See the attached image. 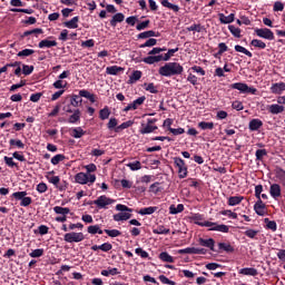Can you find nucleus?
<instances>
[{
    "label": "nucleus",
    "instance_id": "nucleus-1",
    "mask_svg": "<svg viewBox=\"0 0 285 285\" xmlns=\"http://www.w3.org/2000/svg\"><path fill=\"white\" fill-rule=\"evenodd\" d=\"M158 72L161 77H175L176 75H181V72H184V67L178 62H167L159 68Z\"/></svg>",
    "mask_w": 285,
    "mask_h": 285
},
{
    "label": "nucleus",
    "instance_id": "nucleus-2",
    "mask_svg": "<svg viewBox=\"0 0 285 285\" xmlns=\"http://www.w3.org/2000/svg\"><path fill=\"white\" fill-rule=\"evenodd\" d=\"M116 210H119L120 213L114 215L115 222H128V219L132 217V209L126 205L118 204Z\"/></svg>",
    "mask_w": 285,
    "mask_h": 285
},
{
    "label": "nucleus",
    "instance_id": "nucleus-3",
    "mask_svg": "<svg viewBox=\"0 0 285 285\" xmlns=\"http://www.w3.org/2000/svg\"><path fill=\"white\" fill-rule=\"evenodd\" d=\"M174 164L178 168L179 179H186V177H188V167H186V163L184 161V159L175 157Z\"/></svg>",
    "mask_w": 285,
    "mask_h": 285
},
{
    "label": "nucleus",
    "instance_id": "nucleus-4",
    "mask_svg": "<svg viewBox=\"0 0 285 285\" xmlns=\"http://www.w3.org/2000/svg\"><path fill=\"white\" fill-rule=\"evenodd\" d=\"M83 239H86L83 233L70 232L63 236V240L67 242V244H79V242H83Z\"/></svg>",
    "mask_w": 285,
    "mask_h": 285
},
{
    "label": "nucleus",
    "instance_id": "nucleus-5",
    "mask_svg": "<svg viewBox=\"0 0 285 285\" xmlns=\"http://www.w3.org/2000/svg\"><path fill=\"white\" fill-rule=\"evenodd\" d=\"M76 181L77 184H95L97 181V176L95 174H85V173H79L76 175Z\"/></svg>",
    "mask_w": 285,
    "mask_h": 285
},
{
    "label": "nucleus",
    "instance_id": "nucleus-6",
    "mask_svg": "<svg viewBox=\"0 0 285 285\" xmlns=\"http://www.w3.org/2000/svg\"><path fill=\"white\" fill-rule=\"evenodd\" d=\"M95 206L98 208H108L111 204H115V199L108 198L106 195L98 197L94 200Z\"/></svg>",
    "mask_w": 285,
    "mask_h": 285
},
{
    "label": "nucleus",
    "instance_id": "nucleus-7",
    "mask_svg": "<svg viewBox=\"0 0 285 285\" xmlns=\"http://www.w3.org/2000/svg\"><path fill=\"white\" fill-rule=\"evenodd\" d=\"M255 33L257 37H261V39H267L268 41H273L275 39V35L268 28L255 29Z\"/></svg>",
    "mask_w": 285,
    "mask_h": 285
},
{
    "label": "nucleus",
    "instance_id": "nucleus-8",
    "mask_svg": "<svg viewBox=\"0 0 285 285\" xmlns=\"http://www.w3.org/2000/svg\"><path fill=\"white\" fill-rule=\"evenodd\" d=\"M264 126V122L261 119L254 118L249 121L248 128L252 132L259 130Z\"/></svg>",
    "mask_w": 285,
    "mask_h": 285
},
{
    "label": "nucleus",
    "instance_id": "nucleus-9",
    "mask_svg": "<svg viewBox=\"0 0 285 285\" xmlns=\"http://www.w3.org/2000/svg\"><path fill=\"white\" fill-rule=\"evenodd\" d=\"M266 208V205L262 199L257 200L256 204L254 205V210L256 215H259L261 217H264L265 213L264 209Z\"/></svg>",
    "mask_w": 285,
    "mask_h": 285
},
{
    "label": "nucleus",
    "instance_id": "nucleus-10",
    "mask_svg": "<svg viewBox=\"0 0 285 285\" xmlns=\"http://www.w3.org/2000/svg\"><path fill=\"white\" fill-rule=\"evenodd\" d=\"M198 244L200 246H204L205 248H210L212 250H215V239L213 238H209V239L199 238Z\"/></svg>",
    "mask_w": 285,
    "mask_h": 285
},
{
    "label": "nucleus",
    "instance_id": "nucleus-11",
    "mask_svg": "<svg viewBox=\"0 0 285 285\" xmlns=\"http://www.w3.org/2000/svg\"><path fill=\"white\" fill-rule=\"evenodd\" d=\"M269 194L277 199V197H282V187L278 184L271 185Z\"/></svg>",
    "mask_w": 285,
    "mask_h": 285
},
{
    "label": "nucleus",
    "instance_id": "nucleus-12",
    "mask_svg": "<svg viewBox=\"0 0 285 285\" xmlns=\"http://www.w3.org/2000/svg\"><path fill=\"white\" fill-rule=\"evenodd\" d=\"M124 19H126V16H124V13H121V12L116 13L115 16H112V18L110 20V26L112 28H117V23H121L124 21Z\"/></svg>",
    "mask_w": 285,
    "mask_h": 285
},
{
    "label": "nucleus",
    "instance_id": "nucleus-13",
    "mask_svg": "<svg viewBox=\"0 0 285 285\" xmlns=\"http://www.w3.org/2000/svg\"><path fill=\"white\" fill-rule=\"evenodd\" d=\"M218 17H219L220 23L227 24V23H233V21H235V13H230L227 17L224 13H219Z\"/></svg>",
    "mask_w": 285,
    "mask_h": 285
},
{
    "label": "nucleus",
    "instance_id": "nucleus-14",
    "mask_svg": "<svg viewBox=\"0 0 285 285\" xmlns=\"http://www.w3.org/2000/svg\"><path fill=\"white\" fill-rule=\"evenodd\" d=\"M272 92H274L275 95H282V92H284L285 90V82H278V83H274L271 88Z\"/></svg>",
    "mask_w": 285,
    "mask_h": 285
},
{
    "label": "nucleus",
    "instance_id": "nucleus-15",
    "mask_svg": "<svg viewBox=\"0 0 285 285\" xmlns=\"http://www.w3.org/2000/svg\"><path fill=\"white\" fill-rule=\"evenodd\" d=\"M72 112L73 114L69 117L68 122L69 124H77V121H80V119H81V110L76 109Z\"/></svg>",
    "mask_w": 285,
    "mask_h": 285
},
{
    "label": "nucleus",
    "instance_id": "nucleus-16",
    "mask_svg": "<svg viewBox=\"0 0 285 285\" xmlns=\"http://www.w3.org/2000/svg\"><path fill=\"white\" fill-rule=\"evenodd\" d=\"M79 17H73L71 20L63 22L66 28L76 29L79 28Z\"/></svg>",
    "mask_w": 285,
    "mask_h": 285
},
{
    "label": "nucleus",
    "instance_id": "nucleus-17",
    "mask_svg": "<svg viewBox=\"0 0 285 285\" xmlns=\"http://www.w3.org/2000/svg\"><path fill=\"white\" fill-rule=\"evenodd\" d=\"M150 37H159V32H155L154 30L141 32L137 36V39H150Z\"/></svg>",
    "mask_w": 285,
    "mask_h": 285
},
{
    "label": "nucleus",
    "instance_id": "nucleus-18",
    "mask_svg": "<svg viewBox=\"0 0 285 285\" xmlns=\"http://www.w3.org/2000/svg\"><path fill=\"white\" fill-rule=\"evenodd\" d=\"M285 108L284 106L282 105H271L268 107V111L272 114V115H279L281 112H284Z\"/></svg>",
    "mask_w": 285,
    "mask_h": 285
},
{
    "label": "nucleus",
    "instance_id": "nucleus-19",
    "mask_svg": "<svg viewBox=\"0 0 285 285\" xmlns=\"http://www.w3.org/2000/svg\"><path fill=\"white\" fill-rule=\"evenodd\" d=\"M82 101L83 99H81V96L72 95L70 99V106H73V108H79Z\"/></svg>",
    "mask_w": 285,
    "mask_h": 285
},
{
    "label": "nucleus",
    "instance_id": "nucleus-20",
    "mask_svg": "<svg viewBox=\"0 0 285 285\" xmlns=\"http://www.w3.org/2000/svg\"><path fill=\"white\" fill-rule=\"evenodd\" d=\"M239 273L240 275H250L252 277H256V275H258L257 269L253 267L242 268Z\"/></svg>",
    "mask_w": 285,
    "mask_h": 285
},
{
    "label": "nucleus",
    "instance_id": "nucleus-21",
    "mask_svg": "<svg viewBox=\"0 0 285 285\" xmlns=\"http://www.w3.org/2000/svg\"><path fill=\"white\" fill-rule=\"evenodd\" d=\"M242 202H244V196H232L228 198L229 206H237L238 204H242Z\"/></svg>",
    "mask_w": 285,
    "mask_h": 285
},
{
    "label": "nucleus",
    "instance_id": "nucleus-22",
    "mask_svg": "<svg viewBox=\"0 0 285 285\" xmlns=\"http://www.w3.org/2000/svg\"><path fill=\"white\" fill-rule=\"evenodd\" d=\"M170 215H178V213H184V204H178L177 207L175 205L169 206Z\"/></svg>",
    "mask_w": 285,
    "mask_h": 285
},
{
    "label": "nucleus",
    "instance_id": "nucleus-23",
    "mask_svg": "<svg viewBox=\"0 0 285 285\" xmlns=\"http://www.w3.org/2000/svg\"><path fill=\"white\" fill-rule=\"evenodd\" d=\"M219 250H225V253H235V247L230 244L218 243Z\"/></svg>",
    "mask_w": 285,
    "mask_h": 285
},
{
    "label": "nucleus",
    "instance_id": "nucleus-24",
    "mask_svg": "<svg viewBox=\"0 0 285 285\" xmlns=\"http://www.w3.org/2000/svg\"><path fill=\"white\" fill-rule=\"evenodd\" d=\"M232 88L234 90H239V92L246 94V90H248V85H246L244 82H236V83L232 85Z\"/></svg>",
    "mask_w": 285,
    "mask_h": 285
},
{
    "label": "nucleus",
    "instance_id": "nucleus-25",
    "mask_svg": "<svg viewBox=\"0 0 285 285\" xmlns=\"http://www.w3.org/2000/svg\"><path fill=\"white\" fill-rule=\"evenodd\" d=\"M159 259H161V262H167L168 264H173L175 262V258H173L168 252H161L159 254Z\"/></svg>",
    "mask_w": 285,
    "mask_h": 285
},
{
    "label": "nucleus",
    "instance_id": "nucleus-26",
    "mask_svg": "<svg viewBox=\"0 0 285 285\" xmlns=\"http://www.w3.org/2000/svg\"><path fill=\"white\" fill-rule=\"evenodd\" d=\"M38 46L39 48H52L57 46V42L55 40L45 39V40H41Z\"/></svg>",
    "mask_w": 285,
    "mask_h": 285
},
{
    "label": "nucleus",
    "instance_id": "nucleus-27",
    "mask_svg": "<svg viewBox=\"0 0 285 285\" xmlns=\"http://www.w3.org/2000/svg\"><path fill=\"white\" fill-rule=\"evenodd\" d=\"M107 75H119V72H124V68L118 66L107 67L106 69Z\"/></svg>",
    "mask_w": 285,
    "mask_h": 285
},
{
    "label": "nucleus",
    "instance_id": "nucleus-28",
    "mask_svg": "<svg viewBox=\"0 0 285 285\" xmlns=\"http://www.w3.org/2000/svg\"><path fill=\"white\" fill-rule=\"evenodd\" d=\"M53 212L56 213V215L66 216V215L70 214V208L56 206V207H53Z\"/></svg>",
    "mask_w": 285,
    "mask_h": 285
},
{
    "label": "nucleus",
    "instance_id": "nucleus-29",
    "mask_svg": "<svg viewBox=\"0 0 285 285\" xmlns=\"http://www.w3.org/2000/svg\"><path fill=\"white\" fill-rule=\"evenodd\" d=\"M157 129V126L146 125L144 128L140 129V135H150V132H155V130Z\"/></svg>",
    "mask_w": 285,
    "mask_h": 285
},
{
    "label": "nucleus",
    "instance_id": "nucleus-30",
    "mask_svg": "<svg viewBox=\"0 0 285 285\" xmlns=\"http://www.w3.org/2000/svg\"><path fill=\"white\" fill-rule=\"evenodd\" d=\"M161 6L164 8H168L169 10H173L174 12H178L179 11V6L170 3L168 0H163L161 1Z\"/></svg>",
    "mask_w": 285,
    "mask_h": 285
},
{
    "label": "nucleus",
    "instance_id": "nucleus-31",
    "mask_svg": "<svg viewBox=\"0 0 285 285\" xmlns=\"http://www.w3.org/2000/svg\"><path fill=\"white\" fill-rule=\"evenodd\" d=\"M85 135H86V131H83L81 127H78L72 129L71 137H73L75 139H81V137H83Z\"/></svg>",
    "mask_w": 285,
    "mask_h": 285
},
{
    "label": "nucleus",
    "instance_id": "nucleus-32",
    "mask_svg": "<svg viewBox=\"0 0 285 285\" xmlns=\"http://www.w3.org/2000/svg\"><path fill=\"white\" fill-rule=\"evenodd\" d=\"M228 30L234 37H236V39L242 38V29H239L235 26H228Z\"/></svg>",
    "mask_w": 285,
    "mask_h": 285
},
{
    "label": "nucleus",
    "instance_id": "nucleus-33",
    "mask_svg": "<svg viewBox=\"0 0 285 285\" xmlns=\"http://www.w3.org/2000/svg\"><path fill=\"white\" fill-rule=\"evenodd\" d=\"M87 230L90 235H97V233L98 235H104V230L99 228V225H91Z\"/></svg>",
    "mask_w": 285,
    "mask_h": 285
},
{
    "label": "nucleus",
    "instance_id": "nucleus-34",
    "mask_svg": "<svg viewBox=\"0 0 285 285\" xmlns=\"http://www.w3.org/2000/svg\"><path fill=\"white\" fill-rule=\"evenodd\" d=\"M168 233H170V229L166 228L164 226H159V227L153 229L154 235H168Z\"/></svg>",
    "mask_w": 285,
    "mask_h": 285
},
{
    "label": "nucleus",
    "instance_id": "nucleus-35",
    "mask_svg": "<svg viewBox=\"0 0 285 285\" xmlns=\"http://www.w3.org/2000/svg\"><path fill=\"white\" fill-rule=\"evenodd\" d=\"M198 128H200L202 130H213L215 128V124L200 121L198 124Z\"/></svg>",
    "mask_w": 285,
    "mask_h": 285
},
{
    "label": "nucleus",
    "instance_id": "nucleus-36",
    "mask_svg": "<svg viewBox=\"0 0 285 285\" xmlns=\"http://www.w3.org/2000/svg\"><path fill=\"white\" fill-rule=\"evenodd\" d=\"M138 213L139 215H153L154 213H157V207H145L141 208Z\"/></svg>",
    "mask_w": 285,
    "mask_h": 285
},
{
    "label": "nucleus",
    "instance_id": "nucleus-37",
    "mask_svg": "<svg viewBox=\"0 0 285 285\" xmlns=\"http://www.w3.org/2000/svg\"><path fill=\"white\" fill-rule=\"evenodd\" d=\"M141 79V71L136 70L131 73L129 78V83H135V81H139Z\"/></svg>",
    "mask_w": 285,
    "mask_h": 285
},
{
    "label": "nucleus",
    "instance_id": "nucleus-38",
    "mask_svg": "<svg viewBox=\"0 0 285 285\" xmlns=\"http://www.w3.org/2000/svg\"><path fill=\"white\" fill-rule=\"evenodd\" d=\"M179 255H196V247H187L178 250Z\"/></svg>",
    "mask_w": 285,
    "mask_h": 285
},
{
    "label": "nucleus",
    "instance_id": "nucleus-39",
    "mask_svg": "<svg viewBox=\"0 0 285 285\" xmlns=\"http://www.w3.org/2000/svg\"><path fill=\"white\" fill-rule=\"evenodd\" d=\"M110 117V109L108 107H105L99 111V118L105 121V119H108Z\"/></svg>",
    "mask_w": 285,
    "mask_h": 285
},
{
    "label": "nucleus",
    "instance_id": "nucleus-40",
    "mask_svg": "<svg viewBox=\"0 0 285 285\" xmlns=\"http://www.w3.org/2000/svg\"><path fill=\"white\" fill-rule=\"evenodd\" d=\"M209 230H217L218 233H228L229 228L228 225H217L209 228Z\"/></svg>",
    "mask_w": 285,
    "mask_h": 285
},
{
    "label": "nucleus",
    "instance_id": "nucleus-41",
    "mask_svg": "<svg viewBox=\"0 0 285 285\" xmlns=\"http://www.w3.org/2000/svg\"><path fill=\"white\" fill-rule=\"evenodd\" d=\"M144 101H146V96L139 97L138 99L134 100L132 104V110H137L139 106L144 105Z\"/></svg>",
    "mask_w": 285,
    "mask_h": 285
},
{
    "label": "nucleus",
    "instance_id": "nucleus-42",
    "mask_svg": "<svg viewBox=\"0 0 285 285\" xmlns=\"http://www.w3.org/2000/svg\"><path fill=\"white\" fill-rule=\"evenodd\" d=\"M250 46H254V48H261V50H264V48H266V42L258 39H254L252 40Z\"/></svg>",
    "mask_w": 285,
    "mask_h": 285
},
{
    "label": "nucleus",
    "instance_id": "nucleus-43",
    "mask_svg": "<svg viewBox=\"0 0 285 285\" xmlns=\"http://www.w3.org/2000/svg\"><path fill=\"white\" fill-rule=\"evenodd\" d=\"M63 159H66V156L63 154H58L51 158V164L57 166L60 161H63Z\"/></svg>",
    "mask_w": 285,
    "mask_h": 285
},
{
    "label": "nucleus",
    "instance_id": "nucleus-44",
    "mask_svg": "<svg viewBox=\"0 0 285 285\" xmlns=\"http://www.w3.org/2000/svg\"><path fill=\"white\" fill-rule=\"evenodd\" d=\"M30 35H43V29L36 28L32 30L24 31L22 37H30Z\"/></svg>",
    "mask_w": 285,
    "mask_h": 285
},
{
    "label": "nucleus",
    "instance_id": "nucleus-45",
    "mask_svg": "<svg viewBox=\"0 0 285 285\" xmlns=\"http://www.w3.org/2000/svg\"><path fill=\"white\" fill-rule=\"evenodd\" d=\"M153 46H157V39L149 38L145 43L140 45V48H153Z\"/></svg>",
    "mask_w": 285,
    "mask_h": 285
},
{
    "label": "nucleus",
    "instance_id": "nucleus-46",
    "mask_svg": "<svg viewBox=\"0 0 285 285\" xmlns=\"http://www.w3.org/2000/svg\"><path fill=\"white\" fill-rule=\"evenodd\" d=\"M127 167L130 168V170H141V161L136 160L134 163L127 164Z\"/></svg>",
    "mask_w": 285,
    "mask_h": 285
},
{
    "label": "nucleus",
    "instance_id": "nucleus-47",
    "mask_svg": "<svg viewBox=\"0 0 285 285\" xmlns=\"http://www.w3.org/2000/svg\"><path fill=\"white\" fill-rule=\"evenodd\" d=\"M205 28L202 24H191L187 28L188 32H202Z\"/></svg>",
    "mask_w": 285,
    "mask_h": 285
},
{
    "label": "nucleus",
    "instance_id": "nucleus-48",
    "mask_svg": "<svg viewBox=\"0 0 285 285\" xmlns=\"http://www.w3.org/2000/svg\"><path fill=\"white\" fill-rule=\"evenodd\" d=\"M132 124H135L132 120L125 121L120 126H118L115 130L116 132H119V130H126V128H130Z\"/></svg>",
    "mask_w": 285,
    "mask_h": 285
},
{
    "label": "nucleus",
    "instance_id": "nucleus-49",
    "mask_svg": "<svg viewBox=\"0 0 285 285\" xmlns=\"http://www.w3.org/2000/svg\"><path fill=\"white\" fill-rule=\"evenodd\" d=\"M235 50H236V52H243V55H246V57H253V53L250 51H248L246 48H244L239 45L235 46Z\"/></svg>",
    "mask_w": 285,
    "mask_h": 285
},
{
    "label": "nucleus",
    "instance_id": "nucleus-50",
    "mask_svg": "<svg viewBox=\"0 0 285 285\" xmlns=\"http://www.w3.org/2000/svg\"><path fill=\"white\" fill-rule=\"evenodd\" d=\"M146 88L145 90H147L148 92H151V95H157V92H159V90H157V87H155V83L150 82V83H145Z\"/></svg>",
    "mask_w": 285,
    "mask_h": 285
},
{
    "label": "nucleus",
    "instance_id": "nucleus-51",
    "mask_svg": "<svg viewBox=\"0 0 285 285\" xmlns=\"http://www.w3.org/2000/svg\"><path fill=\"white\" fill-rule=\"evenodd\" d=\"M265 224H267V228L269 230H277V223H275V220H269L268 218L264 219Z\"/></svg>",
    "mask_w": 285,
    "mask_h": 285
},
{
    "label": "nucleus",
    "instance_id": "nucleus-52",
    "mask_svg": "<svg viewBox=\"0 0 285 285\" xmlns=\"http://www.w3.org/2000/svg\"><path fill=\"white\" fill-rule=\"evenodd\" d=\"M105 233L109 237H119V235H121V232H119V229H105Z\"/></svg>",
    "mask_w": 285,
    "mask_h": 285
},
{
    "label": "nucleus",
    "instance_id": "nucleus-53",
    "mask_svg": "<svg viewBox=\"0 0 285 285\" xmlns=\"http://www.w3.org/2000/svg\"><path fill=\"white\" fill-rule=\"evenodd\" d=\"M22 72L28 76L35 72V66L22 65Z\"/></svg>",
    "mask_w": 285,
    "mask_h": 285
},
{
    "label": "nucleus",
    "instance_id": "nucleus-54",
    "mask_svg": "<svg viewBox=\"0 0 285 285\" xmlns=\"http://www.w3.org/2000/svg\"><path fill=\"white\" fill-rule=\"evenodd\" d=\"M149 193H154V195H157V193H161V188L159 187V183H154L149 187Z\"/></svg>",
    "mask_w": 285,
    "mask_h": 285
},
{
    "label": "nucleus",
    "instance_id": "nucleus-55",
    "mask_svg": "<svg viewBox=\"0 0 285 285\" xmlns=\"http://www.w3.org/2000/svg\"><path fill=\"white\" fill-rule=\"evenodd\" d=\"M148 26H150V20H145L136 26V30L138 31L146 30Z\"/></svg>",
    "mask_w": 285,
    "mask_h": 285
},
{
    "label": "nucleus",
    "instance_id": "nucleus-56",
    "mask_svg": "<svg viewBox=\"0 0 285 285\" xmlns=\"http://www.w3.org/2000/svg\"><path fill=\"white\" fill-rule=\"evenodd\" d=\"M30 55H35L33 49H23V50L18 52L19 57H30Z\"/></svg>",
    "mask_w": 285,
    "mask_h": 285
},
{
    "label": "nucleus",
    "instance_id": "nucleus-57",
    "mask_svg": "<svg viewBox=\"0 0 285 285\" xmlns=\"http://www.w3.org/2000/svg\"><path fill=\"white\" fill-rule=\"evenodd\" d=\"M266 155H267L266 149L256 150V159L258 161H262V159H264V157H266Z\"/></svg>",
    "mask_w": 285,
    "mask_h": 285
},
{
    "label": "nucleus",
    "instance_id": "nucleus-58",
    "mask_svg": "<svg viewBox=\"0 0 285 285\" xmlns=\"http://www.w3.org/2000/svg\"><path fill=\"white\" fill-rule=\"evenodd\" d=\"M10 146H17V148H26V145L21 140L10 139Z\"/></svg>",
    "mask_w": 285,
    "mask_h": 285
},
{
    "label": "nucleus",
    "instance_id": "nucleus-59",
    "mask_svg": "<svg viewBox=\"0 0 285 285\" xmlns=\"http://www.w3.org/2000/svg\"><path fill=\"white\" fill-rule=\"evenodd\" d=\"M100 250H102V253H108V250H112V244L110 243H105L102 245H99Z\"/></svg>",
    "mask_w": 285,
    "mask_h": 285
},
{
    "label": "nucleus",
    "instance_id": "nucleus-60",
    "mask_svg": "<svg viewBox=\"0 0 285 285\" xmlns=\"http://www.w3.org/2000/svg\"><path fill=\"white\" fill-rule=\"evenodd\" d=\"M26 195H28L27 191H16L12 194V197H14V199L22 200Z\"/></svg>",
    "mask_w": 285,
    "mask_h": 285
},
{
    "label": "nucleus",
    "instance_id": "nucleus-61",
    "mask_svg": "<svg viewBox=\"0 0 285 285\" xmlns=\"http://www.w3.org/2000/svg\"><path fill=\"white\" fill-rule=\"evenodd\" d=\"M264 190V187L262 185H257L255 187V197L259 200L262 199V191Z\"/></svg>",
    "mask_w": 285,
    "mask_h": 285
},
{
    "label": "nucleus",
    "instance_id": "nucleus-62",
    "mask_svg": "<svg viewBox=\"0 0 285 285\" xmlns=\"http://www.w3.org/2000/svg\"><path fill=\"white\" fill-rule=\"evenodd\" d=\"M135 253L136 255H140L142 259L148 257V252L144 250L141 247L136 248Z\"/></svg>",
    "mask_w": 285,
    "mask_h": 285
},
{
    "label": "nucleus",
    "instance_id": "nucleus-63",
    "mask_svg": "<svg viewBox=\"0 0 285 285\" xmlns=\"http://www.w3.org/2000/svg\"><path fill=\"white\" fill-rule=\"evenodd\" d=\"M284 10V4L282 1H276L274 3V12H282Z\"/></svg>",
    "mask_w": 285,
    "mask_h": 285
},
{
    "label": "nucleus",
    "instance_id": "nucleus-64",
    "mask_svg": "<svg viewBox=\"0 0 285 285\" xmlns=\"http://www.w3.org/2000/svg\"><path fill=\"white\" fill-rule=\"evenodd\" d=\"M43 255V249H35L30 253V257H41Z\"/></svg>",
    "mask_w": 285,
    "mask_h": 285
}]
</instances>
